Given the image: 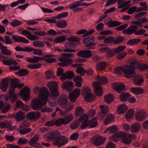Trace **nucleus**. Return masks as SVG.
I'll return each mask as SVG.
<instances>
[{
    "label": "nucleus",
    "mask_w": 148,
    "mask_h": 148,
    "mask_svg": "<svg viewBox=\"0 0 148 148\" xmlns=\"http://www.w3.org/2000/svg\"><path fill=\"white\" fill-rule=\"evenodd\" d=\"M39 96L41 98L34 99L32 103V107L34 110H39L45 105L49 97V91L47 88H43L39 91Z\"/></svg>",
    "instance_id": "1"
},
{
    "label": "nucleus",
    "mask_w": 148,
    "mask_h": 148,
    "mask_svg": "<svg viewBox=\"0 0 148 148\" xmlns=\"http://www.w3.org/2000/svg\"><path fill=\"white\" fill-rule=\"evenodd\" d=\"M51 135L54 138L52 143L54 145L60 147L66 144L68 142V139L66 138L64 136H61L58 131L52 132Z\"/></svg>",
    "instance_id": "2"
},
{
    "label": "nucleus",
    "mask_w": 148,
    "mask_h": 148,
    "mask_svg": "<svg viewBox=\"0 0 148 148\" xmlns=\"http://www.w3.org/2000/svg\"><path fill=\"white\" fill-rule=\"evenodd\" d=\"M132 137L131 134H127L124 132L119 131V133L116 134L114 137H112L111 139L113 141L116 142L120 138L122 142L127 145L131 143V139L132 138Z\"/></svg>",
    "instance_id": "3"
},
{
    "label": "nucleus",
    "mask_w": 148,
    "mask_h": 148,
    "mask_svg": "<svg viewBox=\"0 0 148 148\" xmlns=\"http://www.w3.org/2000/svg\"><path fill=\"white\" fill-rule=\"evenodd\" d=\"M67 96L65 94L61 95L58 101V105L61 108L63 109H66V111H70L73 108V105L71 103H68Z\"/></svg>",
    "instance_id": "4"
},
{
    "label": "nucleus",
    "mask_w": 148,
    "mask_h": 148,
    "mask_svg": "<svg viewBox=\"0 0 148 148\" xmlns=\"http://www.w3.org/2000/svg\"><path fill=\"white\" fill-rule=\"evenodd\" d=\"M138 27L136 25H132L127 29L124 30L122 32L123 34L130 35L134 33L136 35H142L146 32V30L144 29L137 30Z\"/></svg>",
    "instance_id": "5"
},
{
    "label": "nucleus",
    "mask_w": 148,
    "mask_h": 148,
    "mask_svg": "<svg viewBox=\"0 0 148 148\" xmlns=\"http://www.w3.org/2000/svg\"><path fill=\"white\" fill-rule=\"evenodd\" d=\"M82 95L84 97L85 101L91 102L95 99V95L92 93L91 90L89 87H83L82 88Z\"/></svg>",
    "instance_id": "6"
},
{
    "label": "nucleus",
    "mask_w": 148,
    "mask_h": 148,
    "mask_svg": "<svg viewBox=\"0 0 148 148\" xmlns=\"http://www.w3.org/2000/svg\"><path fill=\"white\" fill-rule=\"evenodd\" d=\"M47 86L51 92V97L54 98L59 96L60 93L58 91V85L56 82H49L47 83Z\"/></svg>",
    "instance_id": "7"
},
{
    "label": "nucleus",
    "mask_w": 148,
    "mask_h": 148,
    "mask_svg": "<svg viewBox=\"0 0 148 148\" xmlns=\"http://www.w3.org/2000/svg\"><path fill=\"white\" fill-rule=\"evenodd\" d=\"M123 73L124 76L128 78H132L136 75L135 70L132 69L130 66L127 65L125 67Z\"/></svg>",
    "instance_id": "8"
},
{
    "label": "nucleus",
    "mask_w": 148,
    "mask_h": 148,
    "mask_svg": "<svg viewBox=\"0 0 148 148\" xmlns=\"http://www.w3.org/2000/svg\"><path fill=\"white\" fill-rule=\"evenodd\" d=\"M106 140V138H102L101 136L97 135L92 137L90 141L92 145L99 146L104 144Z\"/></svg>",
    "instance_id": "9"
},
{
    "label": "nucleus",
    "mask_w": 148,
    "mask_h": 148,
    "mask_svg": "<svg viewBox=\"0 0 148 148\" xmlns=\"http://www.w3.org/2000/svg\"><path fill=\"white\" fill-rule=\"evenodd\" d=\"M0 61H1L4 65L11 66V65H17L18 63L11 58H9L5 56H3L0 54Z\"/></svg>",
    "instance_id": "10"
},
{
    "label": "nucleus",
    "mask_w": 148,
    "mask_h": 148,
    "mask_svg": "<svg viewBox=\"0 0 148 148\" xmlns=\"http://www.w3.org/2000/svg\"><path fill=\"white\" fill-rule=\"evenodd\" d=\"M73 119V116L70 114L64 118H61L57 120V123L60 126L62 125H66L71 122Z\"/></svg>",
    "instance_id": "11"
},
{
    "label": "nucleus",
    "mask_w": 148,
    "mask_h": 148,
    "mask_svg": "<svg viewBox=\"0 0 148 148\" xmlns=\"http://www.w3.org/2000/svg\"><path fill=\"white\" fill-rule=\"evenodd\" d=\"M94 91L97 96H101L103 94V90L101 88V84L99 82H94L92 83Z\"/></svg>",
    "instance_id": "12"
},
{
    "label": "nucleus",
    "mask_w": 148,
    "mask_h": 148,
    "mask_svg": "<svg viewBox=\"0 0 148 148\" xmlns=\"http://www.w3.org/2000/svg\"><path fill=\"white\" fill-rule=\"evenodd\" d=\"M30 90L28 86H26L23 87L21 90L20 95L23 100L26 101L29 100Z\"/></svg>",
    "instance_id": "13"
},
{
    "label": "nucleus",
    "mask_w": 148,
    "mask_h": 148,
    "mask_svg": "<svg viewBox=\"0 0 148 148\" xmlns=\"http://www.w3.org/2000/svg\"><path fill=\"white\" fill-rule=\"evenodd\" d=\"M38 140L39 135L36 134L28 141L29 145L34 147L41 148L42 147L40 144L37 143Z\"/></svg>",
    "instance_id": "14"
},
{
    "label": "nucleus",
    "mask_w": 148,
    "mask_h": 148,
    "mask_svg": "<svg viewBox=\"0 0 148 148\" xmlns=\"http://www.w3.org/2000/svg\"><path fill=\"white\" fill-rule=\"evenodd\" d=\"M135 116L137 120L142 121L147 118V113L144 110L140 109L136 112Z\"/></svg>",
    "instance_id": "15"
},
{
    "label": "nucleus",
    "mask_w": 148,
    "mask_h": 148,
    "mask_svg": "<svg viewBox=\"0 0 148 148\" xmlns=\"http://www.w3.org/2000/svg\"><path fill=\"white\" fill-rule=\"evenodd\" d=\"M98 125L97 121L95 118H93L91 121L89 122L84 123L81 126V128L82 129H85L87 127L89 126L91 128L95 127Z\"/></svg>",
    "instance_id": "16"
},
{
    "label": "nucleus",
    "mask_w": 148,
    "mask_h": 148,
    "mask_svg": "<svg viewBox=\"0 0 148 148\" xmlns=\"http://www.w3.org/2000/svg\"><path fill=\"white\" fill-rule=\"evenodd\" d=\"M80 90L78 89H76L70 93L69 94V98L71 101L73 102H75L77 98L79 96Z\"/></svg>",
    "instance_id": "17"
},
{
    "label": "nucleus",
    "mask_w": 148,
    "mask_h": 148,
    "mask_svg": "<svg viewBox=\"0 0 148 148\" xmlns=\"http://www.w3.org/2000/svg\"><path fill=\"white\" fill-rule=\"evenodd\" d=\"M40 115L41 114L39 112H31L27 114L26 117L30 120H36L40 118Z\"/></svg>",
    "instance_id": "18"
},
{
    "label": "nucleus",
    "mask_w": 148,
    "mask_h": 148,
    "mask_svg": "<svg viewBox=\"0 0 148 148\" xmlns=\"http://www.w3.org/2000/svg\"><path fill=\"white\" fill-rule=\"evenodd\" d=\"M95 38L93 36H89L85 38L83 41V43L87 45L88 46L95 45L96 43L95 42Z\"/></svg>",
    "instance_id": "19"
},
{
    "label": "nucleus",
    "mask_w": 148,
    "mask_h": 148,
    "mask_svg": "<svg viewBox=\"0 0 148 148\" xmlns=\"http://www.w3.org/2000/svg\"><path fill=\"white\" fill-rule=\"evenodd\" d=\"M75 48V46L71 42H69L65 45V49L63 51L67 53H74L77 50L73 49Z\"/></svg>",
    "instance_id": "20"
},
{
    "label": "nucleus",
    "mask_w": 148,
    "mask_h": 148,
    "mask_svg": "<svg viewBox=\"0 0 148 148\" xmlns=\"http://www.w3.org/2000/svg\"><path fill=\"white\" fill-rule=\"evenodd\" d=\"M91 51L90 50H86L79 51L77 55L83 58H88L92 56Z\"/></svg>",
    "instance_id": "21"
},
{
    "label": "nucleus",
    "mask_w": 148,
    "mask_h": 148,
    "mask_svg": "<svg viewBox=\"0 0 148 148\" xmlns=\"http://www.w3.org/2000/svg\"><path fill=\"white\" fill-rule=\"evenodd\" d=\"M12 38L13 40L16 42H22L26 44H28L29 42V41L25 38L17 35H13Z\"/></svg>",
    "instance_id": "22"
},
{
    "label": "nucleus",
    "mask_w": 148,
    "mask_h": 148,
    "mask_svg": "<svg viewBox=\"0 0 148 148\" xmlns=\"http://www.w3.org/2000/svg\"><path fill=\"white\" fill-rule=\"evenodd\" d=\"M73 83L72 81H65L62 85V87L64 89H66L68 91H71L72 89Z\"/></svg>",
    "instance_id": "23"
},
{
    "label": "nucleus",
    "mask_w": 148,
    "mask_h": 148,
    "mask_svg": "<svg viewBox=\"0 0 148 148\" xmlns=\"http://www.w3.org/2000/svg\"><path fill=\"white\" fill-rule=\"evenodd\" d=\"M9 84V82L7 79L4 78L2 80L1 83L0 84V88L3 91L5 92Z\"/></svg>",
    "instance_id": "24"
},
{
    "label": "nucleus",
    "mask_w": 148,
    "mask_h": 148,
    "mask_svg": "<svg viewBox=\"0 0 148 148\" xmlns=\"http://www.w3.org/2000/svg\"><path fill=\"white\" fill-rule=\"evenodd\" d=\"M55 56V55H53L51 54H45L44 56L43 57H39L34 56L33 57L34 63H37L39 62V60H43L45 59V58H52Z\"/></svg>",
    "instance_id": "25"
},
{
    "label": "nucleus",
    "mask_w": 148,
    "mask_h": 148,
    "mask_svg": "<svg viewBox=\"0 0 148 148\" xmlns=\"http://www.w3.org/2000/svg\"><path fill=\"white\" fill-rule=\"evenodd\" d=\"M141 75L138 74L135 77L134 79V82L135 84L138 86L141 85L144 81L143 78H141Z\"/></svg>",
    "instance_id": "26"
},
{
    "label": "nucleus",
    "mask_w": 148,
    "mask_h": 148,
    "mask_svg": "<svg viewBox=\"0 0 148 148\" xmlns=\"http://www.w3.org/2000/svg\"><path fill=\"white\" fill-rule=\"evenodd\" d=\"M85 5L88 6V3H81L79 1H77L75 3L70 5H69V8L71 10L73 9L74 8H75L81 6Z\"/></svg>",
    "instance_id": "27"
},
{
    "label": "nucleus",
    "mask_w": 148,
    "mask_h": 148,
    "mask_svg": "<svg viewBox=\"0 0 148 148\" xmlns=\"http://www.w3.org/2000/svg\"><path fill=\"white\" fill-rule=\"evenodd\" d=\"M114 96L111 94L106 95L104 97L105 101L107 103L110 104L112 103L114 100Z\"/></svg>",
    "instance_id": "28"
},
{
    "label": "nucleus",
    "mask_w": 148,
    "mask_h": 148,
    "mask_svg": "<svg viewBox=\"0 0 148 148\" xmlns=\"http://www.w3.org/2000/svg\"><path fill=\"white\" fill-rule=\"evenodd\" d=\"M15 49L16 51H23L25 52H32L33 49L29 47H25L24 48L19 46H17L15 48Z\"/></svg>",
    "instance_id": "29"
},
{
    "label": "nucleus",
    "mask_w": 148,
    "mask_h": 148,
    "mask_svg": "<svg viewBox=\"0 0 148 148\" xmlns=\"http://www.w3.org/2000/svg\"><path fill=\"white\" fill-rule=\"evenodd\" d=\"M56 25L57 27L59 28H64L67 25V22L65 20H60L58 21H56Z\"/></svg>",
    "instance_id": "30"
},
{
    "label": "nucleus",
    "mask_w": 148,
    "mask_h": 148,
    "mask_svg": "<svg viewBox=\"0 0 148 148\" xmlns=\"http://www.w3.org/2000/svg\"><path fill=\"white\" fill-rule=\"evenodd\" d=\"M128 108L127 106L124 103L120 105L117 110V113L120 114L125 112L127 110Z\"/></svg>",
    "instance_id": "31"
},
{
    "label": "nucleus",
    "mask_w": 148,
    "mask_h": 148,
    "mask_svg": "<svg viewBox=\"0 0 148 148\" xmlns=\"http://www.w3.org/2000/svg\"><path fill=\"white\" fill-rule=\"evenodd\" d=\"M14 117L17 121H19L25 119V114L21 111H19L16 114Z\"/></svg>",
    "instance_id": "32"
},
{
    "label": "nucleus",
    "mask_w": 148,
    "mask_h": 148,
    "mask_svg": "<svg viewBox=\"0 0 148 148\" xmlns=\"http://www.w3.org/2000/svg\"><path fill=\"white\" fill-rule=\"evenodd\" d=\"M131 90L136 95L141 94L144 92L143 90L139 87L131 88Z\"/></svg>",
    "instance_id": "33"
},
{
    "label": "nucleus",
    "mask_w": 148,
    "mask_h": 148,
    "mask_svg": "<svg viewBox=\"0 0 148 148\" xmlns=\"http://www.w3.org/2000/svg\"><path fill=\"white\" fill-rule=\"evenodd\" d=\"M141 41V39L140 38H134L128 40L127 44L130 46H133L136 45Z\"/></svg>",
    "instance_id": "34"
},
{
    "label": "nucleus",
    "mask_w": 148,
    "mask_h": 148,
    "mask_svg": "<svg viewBox=\"0 0 148 148\" xmlns=\"http://www.w3.org/2000/svg\"><path fill=\"white\" fill-rule=\"evenodd\" d=\"M130 96L128 93H123L119 96L121 101L123 102H125Z\"/></svg>",
    "instance_id": "35"
},
{
    "label": "nucleus",
    "mask_w": 148,
    "mask_h": 148,
    "mask_svg": "<svg viewBox=\"0 0 148 148\" xmlns=\"http://www.w3.org/2000/svg\"><path fill=\"white\" fill-rule=\"evenodd\" d=\"M106 66V63L105 62H101L97 64L96 66V69L102 70L104 69Z\"/></svg>",
    "instance_id": "36"
},
{
    "label": "nucleus",
    "mask_w": 148,
    "mask_h": 148,
    "mask_svg": "<svg viewBox=\"0 0 148 148\" xmlns=\"http://www.w3.org/2000/svg\"><path fill=\"white\" fill-rule=\"evenodd\" d=\"M75 115L78 117L84 113L83 109L80 106L77 107L75 111Z\"/></svg>",
    "instance_id": "37"
},
{
    "label": "nucleus",
    "mask_w": 148,
    "mask_h": 148,
    "mask_svg": "<svg viewBox=\"0 0 148 148\" xmlns=\"http://www.w3.org/2000/svg\"><path fill=\"white\" fill-rule=\"evenodd\" d=\"M125 86L123 84L117 86L115 88V90L118 92L121 93L125 91Z\"/></svg>",
    "instance_id": "38"
},
{
    "label": "nucleus",
    "mask_w": 148,
    "mask_h": 148,
    "mask_svg": "<svg viewBox=\"0 0 148 148\" xmlns=\"http://www.w3.org/2000/svg\"><path fill=\"white\" fill-rule=\"evenodd\" d=\"M114 118L113 115L111 114H108L106 118L104 121L105 124H107L113 121Z\"/></svg>",
    "instance_id": "39"
},
{
    "label": "nucleus",
    "mask_w": 148,
    "mask_h": 148,
    "mask_svg": "<svg viewBox=\"0 0 148 148\" xmlns=\"http://www.w3.org/2000/svg\"><path fill=\"white\" fill-rule=\"evenodd\" d=\"M140 62L137 61L132 62L130 63L129 65H127L128 66H130L132 69H138L139 67Z\"/></svg>",
    "instance_id": "40"
},
{
    "label": "nucleus",
    "mask_w": 148,
    "mask_h": 148,
    "mask_svg": "<svg viewBox=\"0 0 148 148\" xmlns=\"http://www.w3.org/2000/svg\"><path fill=\"white\" fill-rule=\"evenodd\" d=\"M58 61L60 62H67L70 63H72L73 62V59L66 58V57L63 56V54L62 55V57L58 59Z\"/></svg>",
    "instance_id": "41"
},
{
    "label": "nucleus",
    "mask_w": 148,
    "mask_h": 148,
    "mask_svg": "<svg viewBox=\"0 0 148 148\" xmlns=\"http://www.w3.org/2000/svg\"><path fill=\"white\" fill-rule=\"evenodd\" d=\"M33 46L36 47H44L45 44L43 42L36 41L34 42L33 43Z\"/></svg>",
    "instance_id": "42"
},
{
    "label": "nucleus",
    "mask_w": 148,
    "mask_h": 148,
    "mask_svg": "<svg viewBox=\"0 0 148 148\" xmlns=\"http://www.w3.org/2000/svg\"><path fill=\"white\" fill-rule=\"evenodd\" d=\"M66 39V37L64 36H61L56 38L54 40V42L55 43H60L64 42Z\"/></svg>",
    "instance_id": "43"
},
{
    "label": "nucleus",
    "mask_w": 148,
    "mask_h": 148,
    "mask_svg": "<svg viewBox=\"0 0 148 148\" xmlns=\"http://www.w3.org/2000/svg\"><path fill=\"white\" fill-rule=\"evenodd\" d=\"M121 23L116 21H110L108 23V27H112L120 25Z\"/></svg>",
    "instance_id": "44"
},
{
    "label": "nucleus",
    "mask_w": 148,
    "mask_h": 148,
    "mask_svg": "<svg viewBox=\"0 0 148 148\" xmlns=\"http://www.w3.org/2000/svg\"><path fill=\"white\" fill-rule=\"evenodd\" d=\"M134 110L132 109H130L128 112L126 114L125 116L126 119L130 120L132 119L134 117Z\"/></svg>",
    "instance_id": "45"
},
{
    "label": "nucleus",
    "mask_w": 148,
    "mask_h": 148,
    "mask_svg": "<svg viewBox=\"0 0 148 148\" xmlns=\"http://www.w3.org/2000/svg\"><path fill=\"white\" fill-rule=\"evenodd\" d=\"M18 79H13L11 80L10 87L14 89L18 86Z\"/></svg>",
    "instance_id": "46"
},
{
    "label": "nucleus",
    "mask_w": 148,
    "mask_h": 148,
    "mask_svg": "<svg viewBox=\"0 0 148 148\" xmlns=\"http://www.w3.org/2000/svg\"><path fill=\"white\" fill-rule=\"evenodd\" d=\"M41 65V63L30 64L27 66V67L31 69H37L40 68Z\"/></svg>",
    "instance_id": "47"
},
{
    "label": "nucleus",
    "mask_w": 148,
    "mask_h": 148,
    "mask_svg": "<svg viewBox=\"0 0 148 148\" xmlns=\"http://www.w3.org/2000/svg\"><path fill=\"white\" fill-rule=\"evenodd\" d=\"M57 120L56 121H54V120H52L51 121L46 122L45 123V125L51 127L55 125L57 126H60V125H58V123H57Z\"/></svg>",
    "instance_id": "48"
},
{
    "label": "nucleus",
    "mask_w": 148,
    "mask_h": 148,
    "mask_svg": "<svg viewBox=\"0 0 148 148\" xmlns=\"http://www.w3.org/2000/svg\"><path fill=\"white\" fill-rule=\"evenodd\" d=\"M11 107L9 103H7L4 105L1 110V112L3 113H5L8 112Z\"/></svg>",
    "instance_id": "49"
},
{
    "label": "nucleus",
    "mask_w": 148,
    "mask_h": 148,
    "mask_svg": "<svg viewBox=\"0 0 148 148\" xmlns=\"http://www.w3.org/2000/svg\"><path fill=\"white\" fill-rule=\"evenodd\" d=\"M1 53L4 55L10 56L12 54V51L9 50L7 49L6 46H4L1 49Z\"/></svg>",
    "instance_id": "50"
},
{
    "label": "nucleus",
    "mask_w": 148,
    "mask_h": 148,
    "mask_svg": "<svg viewBox=\"0 0 148 148\" xmlns=\"http://www.w3.org/2000/svg\"><path fill=\"white\" fill-rule=\"evenodd\" d=\"M125 67H118L115 68L114 71L115 73L118 75H121L122 72L124 73V70Z\"/></svg>",
    "instance_id": "51"
},
{
    "label": "nucleus",
    "mask_w": 148,
    "mask_h": 148,
    "mask_svg": "<svg viewBox=\"0 0 148 148\" xmlns=\"http://www.w3.org/2000/svg\"><path fill=\"white\" fill-rule=\"evenodd\" d=\"M67 40L71 42H78L79 40V38L75 36H71L67 38Z\"/></svg>",
    "instance_id": "52"
},
{
    "label": "nucleus",
    "mask_w": 148,
    "mask_h": 148,
    "mask_svg": "<svg viewBox=\"0 0 148 148\" xmlns=\"http://www.w3.org/2000/svg\"><path fill=\"white\" fill-rule=\"evenodd\" d=\"M98 80L104 84H106L108 82V79L105 77L98 76L97 77Z\"/></svg>",
    "instance_id": "53"
},
{
    "label": "nucleus",
    "mask_w": 148,
    "mask_h": 148,
    "mask_svg": "<svg viewBox=\"0 0 148 148\" xmlns=\"http://www.w3.org/2000/svg\"><path fill=\"white\" fill-rule=\"evenodd\" d=\"M29 125V124L27 121H25L20 125L21 130H31L30 128H26Z\"/></svg>",
    "instance_id": "54"
},
{
    "label": "nucleus",
    "mask_w": 148,
    "mask_h": 148,
    "mask_svg": "<svg viewBox=\"0 0 148 148\" xmlns=\"http://www.w3.org/2000/svg\"><path fill=\"white\" fill-rule=\"evenodd\" d=\"M124 38L123 36H118L116 38L115 40L113 42V44H116L121 43L123 42L124 40Z\"/></svg>",
    "instance_id": "55"
},
{
    "label": "nucleus",
    "mask_w": 148,
    "mask_h": 148,
    "mask_svg": "<svg viewBox=\"0 0 148 148\" xmlns=\"http://www.w3.org/2000/svg\"><path fill=\"white\" fill-rule=\"evenodd\" d=\"M77 73H79L81 76L84 75L86 73V70L82 67H80L76 69Z\"/></svg>",
    "instance_id": "56"
},
{
    "label": "nucleus",
    "mask_w": 148,
    "mask_h": 148,
    "mask_svg": "<svg viewBox=\"0 0 148 148\" xmlns=\"http://www.w3.org/2000/svg\"><path fill=\"white\" fill-rule=\"evenodd\" d=\"M88 116L86 114H84L80 116L79 118V121L83 123L87 122Z\"/></svg>",
    "instance_id": "57"
},
{
    "label": "nucleus",
    "mask_w": 148,
    "mask_h": 148,
    "mask_svg": "<svg viewBox=\"0 0 148 148\" xmlns=\"http://www.w3.org/2000/svg\"><path fill=\"white\" fill-rule=\"evenodd\" d=\"M101 108V112L107 114L108 112V107L107 105H101L99 106Z\"/></svg>",
    "instance_id": "58"
},
{
    "label": "nucleus",
    "mask_w": 148,
    "mask_h": 148,
    "mask_svg": "<svg viewBox=\"0 0 148 148\" xmlns=\"http://www.w3.org/2000/svg\"><path fill=\"white\" fill-rule=\"evenodd\" d=\"M20 72V76H25L29 74V71L28 70L25 69H22L18 71Z\"/></svg>",
    "instance_id": "59"
},
{
    "label": "nucleus",
    "mask_w": 148,
    "mask_h": 148,
    "mask_svg": "<svg viewBox=\"0 0 148 148\" xmlns=\"http://www.w3.org/2000/svg\"><path fill=\"white\" fill-rule=\"evenodd\" d=\"M66 78L69 79L73 78L75 76V74L72 71H69L65 73Z\"/></svg>",
    "instance_id": "60"
},
{
    "label": "nucleus",
    "mask_w": 148,
    "mask_h": 148,
    "mask_svg": "<svg viewBox=\"0 0 148 148\" xmlns=\"http://www.w3.org/2000/svg\"><path fill=\"white\" fill-rule=\"evenodd\" d=\"M22 22L17 20H15L10 23L13 27H16L22 24Z\"/></svg>",
    "instance_id": "61"
},
{
    "label": "nucleus",
    "mask_w": 148,
    "mask_h": 148,
    "mask_svg": "<svg viewBox=\"0 0 148 148\" xmlns=\"http://www.w3.org/2000/svg\"><path fill=\"white\" fill-rule=\"evenodd\" d=\"M4 43L7 45H11L13 43V41L10 39L9 37L8 36H4Z\"/></svg>",
    "instance_id": "62"
},
{
    "label": "nucleus",
    "mask_w": 148,
    "mask_h": 148,
    "mask_svg": "<svg viewBox=\"0 0 148 148\" xmlns=\"http://www.w3.org/2000/svg\"><path fill=\"white\" fill-rule=\"evenodd\" d=\"M79 122L78 121H76L71 124L70 127L71 129H76L79 125Z\"/></svg>",
    "instance_id": "63"
},
{
    "label": "nucleus",
    "mask_w": 148,
    "mask_h": 148,
    "mask_svg": "<svg viewBox=\"0 0 148 148\" xmlns=\"http://www.w3.org/2000/svg\"><path fill=\"white\" fill-rule=\"evenodd\" d=\"M126 48L124 46H121L116 48L115 50V52L117 53L123 51Z\"/></svg>",
    "instance_id": "64"
}]
</instances>
